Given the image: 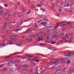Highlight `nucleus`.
<instances>
[{
    "mask_svg": "<svg viewBox=\"0 0 74 74\" xmlns=\"http://www.w3.org/2000/svg\"><path fill=\"white\" fill-rule=\"evenodd\" d=\"M41 21H42L41 20H39V21H38V23H40V22H41Z\"/></svg>",
    "mask_w": 74,
    "mask_h": 74,
    "instance_id": "nucleus-63",
    "label": "nucleus"
},
{
    "mask_svg": "<svg viewBox=\"0 0 74 74\" xmlns=\"http://www.w3.org/2000/svg\"><path fill=\"white\" fill-rule=\"evenodd\" d=\"M19 30H21V29H19L18 30H17V29H16L15 30H14V32H18V31H19Z\"/></svg>",
    "mask_w": 74,
    "mask_h": 74,
    "instance_id": "nucleus-23",
    "label": "nucleus"
},
{
    "mask_svg": "<svg viewBox=\"0 0 74 74\" xmlns=\"http://www.w3.org/2000/svg\"><path fill=\"white\" fill-rule=\"evenodd\" d=\"M30 21V19H29L25 21L24 22H27V21Z\"/></svg>",
    "mask_w": 74,
    "mask_h": 74,
    "instance_id": "nucleus-53",
    "label": "nucleus"
},
{
    "mask_svg": "<svg viewBox=\"0 0 74 74\" xmlns=\"http://www.w3.org/2000/svg\"><path fill=\"white\" fill-rule=\"evenodd\" d=\"M36 73L38 74H41V71H36Z\"/></svg>",
    "mask_w": 74,
    "mask_h": 74,
    "instance_id": "nucleus-26",
    "label": "nucleus"
},
{
    "mask_svg": "<svg viewBox=\"0 0 74 74\" xmlns=\"http://www.w3.org/2000/svg\"><path fill=\"white\" fill-rule=\"evenodd\" d=\"M12 65V62H9L8 64V66H10Z\"/></svg>",
    "mask_w": 74,
    "mask_h": 74,
    "instance_id": "nucleus-14",
    "label": "nucleus"
},
{
    "mask_svg": "<svg viewBox=\"0 0 74 74\" xmlns=\"http://www.w3.org/2000/svg\"><path fill=\"white\" fill-rule=\"evenodd\" d=\"M11 36H12V35H9L8 36V37H9V38H10V37H11Z\"/></svg>",
    "mask_w": 74,
    "mask_h": 74,
    "instance_id": "nucleus-50",
    "label": "nucleus"
},
{
    "mask_svg": "<svg viewBox=\"0 0 74 74\" xmlns=\"http://www.w3.org/2000/svg\"><path fill=\"white\" fill-rule=\"evenodd\" d=\"M26 10V9L25 8H23L22 9V11L23 12H24Z\"/></svg>",
    "mask_w": 74,
    "mask_h": 74,
    "instance_id": "nucleus-40",
    "label": "nucleus"
},
{
    "mask_svg": "<svg viewBox=\"0 0 74 74\" xmlns=\"http://www.w3.org/2000/svg\"><path fill=\"white\" fill-rule=\"evenodd\" d=\"M4 6L5 7H8V5L6 4H4Z\"/></svg>",
    "mask_w": 74,
    "mask_h": 74,
    "instance_id": "nucleus-42",
    "label": "nucleus"
},
{
    "mask_svg": "<svg viewBox=\"0 0 74 74\" xmlns=\"http://www.w3.org/2000/svg\"><path fill=\"white\" fill-rule=\"evenodd\" d=\"M33 29H29L27 30L25 32H24V33L25 34H26V33H32V31H31V30H32Z\"/></svg>",
    "mask_w": 74,
    "mask_h": 74,
    "instance_id": "nucleus-2",
    "label": "nucleus"
},
{
    "mask_svg": "<svg viewBox=\"0 0 74 74\" xmlns=\"http://www.w3.org/2000/svg\"><path fill=\"white\" fill-rule=\"evenodd\" d=\"M14 37H15V38H18V37H19V36L16 35L14 36Z\"/></svg>",
    "mask_w": 74,
    "mask_h": 74,
    "instance_id": "nucleus-41",
    "label": "nucleus"
},
{
    "mask_svg": "<svg viewBox=\"0 0 74 74\" xmlns=\"http://www.w3.org/2000/svg\"><path fill=\"white\" fill-rule=\"evenodd\" d=\"M23 44L21 42H19V44L17 43L16 44V45H17V46H21V45H22Z\"/></svg>",
    "mask_w": 74,
    "mask_h": 74,
    "instance_id": "nucleus-6",
    "label": "nucleus"
},
{
    "mask_svg": "<svg viewBox=\"0 0 74 74\" xmlns=\"http://www.w3.org/2000/svg\"><path fill=\"white\" fill-rule=\"evenodd\" d=\"M41 25H42L43 26H47V23L45 22H42L41 23Z\"/></svg>",
    "mask_w": 74,
    "mask_h": 74,
    "instance_id": "nucleus-5",
    "label": "nucleus"
},
{
    "mask_svg": "<svg viewBox=\"0 0 74 74\" xmlns=\"http://www.w3.org/2000/svg\"><path fill=\"white\" fill-rule=\"evenodd\" d=\"M30 11H29V12H27V13L26 15H29V14H30Z\"/></svg>",
    "mask_w": 74,
    "mask_h": 74,
    "instance_id": "nucleus-34",
    "label": "nucleus"
},
{
    "mask_svg": "<svg viewBox=\"0 0 74 74\" xmlns=\"http://www.w3.org/2000/svg\"><path fill=\"white\" fill-rule=\"evenodd\" d=\"M16 53H18V52H16L15 53H14L13 54H12V55L10 56H7L4 58H5L6 59H7V58H10V57H11L12 56H13L14 55H15V54H16Z\"/></svg>",
    "mask_w": 74,
    "mask_h": 74,
    "instance_id": "nucleus-4",
    "label": "nucleus"
},
{
    "mask_svg": "<svg viewBox=\"0 0 74 74\" xmlns=\"http://www.w3.org/2000/svg\"><path fill=\"white\" fill-rule=\"evenodd\" d=\"M56 36V35L54 34L52 35V37L53 38H54L55 37V36Z\"/></svg>",
    "mask_w": 74,
    "mask_h": 74,
    "instance_id": "nucleus-45",
    "label": "nucleus"
},
{
    "mask_svg": "<svg viewBox=\"0 0 74 74\" xmlns=\"http://www.w3.org/2000/svg\"><path fill=\"white\" fill-rule=\"evenodd\" d=\"M47 32L48 33V34H49V30H48Z\"/></svg>",
    "mask_w": 74,
    "mask_h": 74,
    "instance_id": "nucleus-62",
    "label": "nucleus"
},
{
    "mask_svg": "<svg viewBox=\"0 0 74 74\" xmlns=\"http://www.w3.org/2000/svg\"><path fill=\"white\" fill-rule=\"evenodd\" d=\"M35 27L34 26V29H38V27L37 25H36V23H35Z\"/></svg>",
    "mask_w": 74,
    "mask_h": 74,
    "instance_id": "nucleus-10",
    "label": "nucleus"
},
{
    "mask_svg": "<svg viewBox=\"0 0 74 74\" xmlns=\"http://www.w3.org/2000/svg\"><path fill=\"white\" fill-rule=\"evenodd\" d=\"M68 69V68H64L63 69V70H64V71H66L67 70V69Z\"/></svg>",
    "mask_w": 74,
    "mask_h": 74,
    "instance_id": "nucleus-39",
    "label": "nucleus"
},
{
    "mask_svg": "<svg viewBox=\"0 0 74 74\" xmlns=\"http://www.w3.org/2000/svg\"><path fill=\"white\" fill-rule=\"evenodd\" d=\"M23 22L19 24V25L20 26H21V25H22V24Z\"/></svg>",
    "mask_w": 74,
    "mask_h": 74,
    "instance_id": "nucleus-52",
    "label": "nucleus"
},
{
    "mask_svg": "<svg viewBox=\"0 0 74 74\" xmlns=\"http://www.w3.org/2000/svg\"><path fill=\"white\" fill-rule=\"evenodd\" d=\"M19 68H20V67L19 66H18L17 68H16V69L19 70Z\"/></svg>",
    "mask_w": 74,
    "mask_h": 74,
    "instance_id": "nucleus-55",
    "label": "nucleus"
},
{
    "mask_svg": "<svg viewBox=\"0 0 74 74\" xmlns=\"http://www.w3.org/2000/svg\"><path fill=\"white\" fill-rule=\"evenodd\" d=\"M66 23L67 24V25H70V23L68 22H66Z\"/></svg>",
    "mask_w": 74,
    "mask_h": 74,
    "instance_id": "nucleus-37",
    "label": "nucleus"
},
{
    "mask_svg": "<svg viewBox=\"0 0 74 74\" xmlns=\"http://www.w3.org/2000/svg\"><path fill=\"white\" fill-rule=\"evenodd\" d=\"M27 56H29V57H33V56H29L28 55H26L25 56V57H23V58H22V59H25L26 58H27Z\"/></svg>",
    "mask_w": 74,
    "mask_h": 74,
    "instance_id": "nucleus-9",
    "label": "nucleus"
},
{
    "mask_svg": "<svg viewBox=\"0 0 74 74\" xmlns=\"http://www.w3.org/2000/svg\"><path fill=\"white\" fill-rule=\"evenodd\" d=\"M52 62L51 61L50 62L47 63V65H50V64H52Z\"/></svg>",
    "mask_w": 74,
    "mask_h": 74,
    "instance_id": "nucleus-21",
    "label": "nucleus"
},
{
    "mask_svg": "<svg viewBox=\"0 0 74 74\" xmlns=\"http://www.w3.org/2000/svg\"><path fill=\"white\" fill-rule=\"evenodd\" d=\"M32 8H34V7H35V6H34V5H33L32 6Z\"/></svg>",
    "mask_w": 74,
    "mask_h": 74,
    "instance_id": "nucleus-44",
    "label": "nucleus"
},
{
    "mask_svg": "<svg viewBox=\"0 0 74 74\" xmlns=\"http://www.w3.org/2000/svg\"><path fill=\"white\" fill-rule=\"evenodd\" d=\"M62 11V9L60 8L59 9V12H61Z\"/></svg>",
    "mask_w": 74,
    "mask_h": 74,
    "instance_id": "nucleus-51",
    "label": "nucleus"
},
{
    "mask_svg": "<svg viewBox=\"0 0 74 74\" xmlns=\"http://www.w3.org/2000/svg\"><path fill=\"white\" fill-rule=\"evenodd\" d=\"M5 27H6L5 26H4V25L2 26V30H5Z\"/></svg>",
    "mask_w": 74,
    "mask_h": 74,
    "instance_id": "nucleus-16",
    "label": "nucleus"
},
{
    "mask_svg": "<svg viewBox=\"0 0 74 74\" xmlns=\"http://www.w3.org/2000/svg\"><path fill=\"white\" fill-rule=\"evenodd\" d=\"M72 1L71 0H68V2L69 3V4H71V1Z\"/></svg>",
    "mask_w": 74,
    "mask_h": 74,
    "instance_id": "nucleus-22",
    "label": "nucleus"
},
{
    "mask_svg": "<svg viewBox=\"0 0 74 74\" xmlns=\"http://www.w3.org/2000/svg\"><path fill=\"white\" fill-rule=\"evenodd\" d=\"M59 62L58 61H56L55 62H54L53 63L54 64H55V65H58V64H59Z\"/></svg>",
    "mask_w": 74,
    "mask_h": 74,
    "instance_id": "nucleus-8",
    "label": "nucleus"
},
{
    "mask_svg": "<svg viewBox=\"0 0 74 74\" xmlns=\"http://www.w3.org/2000/svg\"><path fill=\"white\" fill-rule=\"evenodd\" d=\"M58 26H56L55 27V29H57V28H58Z\"/></svg>",
    "mask_w": 74,
    "mask_h": 74,
    "instance_id": "nucleus-56",
    "label": "nucleus"
},
{
    "mask_svg": "<svg viewBox=\"0 0 74 74\" xmlns=\"http://www.w3.org/2000/svg\"><path fill=\"white\" fill-rule=\"evenodd\" d=\"M30 0H28L27 4H29L30 3Z\"/></svg>",
    "mask_w": 74,
    "mask_h": 74,
    "instance_id": "nucleus-38",
    "label": "nucleus"
},
{
    "mask_svg": "<svg viewBox=\"0 0 74 74\" xmlns=\"http://www.w3.org/2000/svg\"><path fill=\"white\" fill-rule=\"evenodd\" d=\"M4 64H3L1 65H0V68H1V67H4Z\"/></svg>",
    "mask_w": 74,
    "mask_h": 74,
    "instance_id": "nucleus-33",
    "label": "nucleus"
},
{
    "mask_svg": "<svg viewBox=\"0 0 74 74\" xmlns=\"http://www.w3.org/2000/svg\"><path fill=\"white\" fill-rule=\"evenodd\" d=\"M65 56H66V59H69V54H68L67 55H65Z\"/></svg>",
    "mask_w": 74,
    "mask_h": 74,
    "instance_id": "nucleus-15",
    "label": "nucleus"
},
{
    "mask_svg": "<svg viewBox=\"0 0 74 74\" xmlns=\"http://www.w3.org/2000/svg\"><path fill=\"white\" fill-rule=\"evenodd\" d=\"M56 68H57V66L56 65H55V66H54L52 67V69L53 70H54V69H56Z\"/></svg>",
    "mask_w": 74,
    "mask_h": 74,
    "instance_id": "nucleus-19",
    "label": "nucleus"
},
{
    "mask_svg": "<svg viewBox=\"0 0 74 74\" xmlns=\"http://www.w3.org/2000/svg\"><path fill=\"white\" fill-rule=\"evenodd\" d=\"M43 19H44V20H45V21H48V20L47 19V17H43Z\"/></svg>",
    "mask_w": 74,
    "mask_h": 74,
    "instance_id": "nucleus-13",
    "label": "nucleus"
},
{
    "mask_svg": "<svg viewBox=\"0 0 74 74\" xmlns=\"http://www.w3.org/2000/svg\"><path fill=\"white\" fill-rule=\"evenodd\" d=\"M70 60H69L68 61H67V62L66 63V64L67 65H69V64H70Z\"/></svg>",
    "mask_w": 74,
    "mask_h": 74,
    "instance_id": "nucleus-18",
    "label": "nucleus"
},
{
    "mask_svg": "<svg viewBox=\"0 0 74 74\" xmlns=\"http://www.w3.org/2000/svg\"><path fill=\"white\" fill-rule=\"evenodd\" d=\"M46 42H47V43H51V44H55V43H56V42L55 41L53 42H48H48H47V41H46Z\"/></svg>",
    "mask_w": 74,
    "mask_h": 74,
    "instance_id": "nucleus-7",
    "label": "nucleus"
},
{
    "mask_svg": "<svg viewBox=\"0 0 74 74\" xmlns=\"http://www.w3.org/2000/svg\"><path fill=\"white\" fill-rule=\"evenodd\" d=\"M39 1H40V3H41V4H42L43 3V2L42 1H41V0H39Z\"/></svg>",
    "mask_w": 74,
    "mask_h": 74,
    "instance_id": "nucleus-48",
    "label": "nucleus"
},
{
    "mask_svg": "<svg viewBox=\"0 0 74 74\" xmlns=\"http://www.w3.org/2000/svg\"><path fill=\"white\" fill-rule=\"evenodd\" d=\"M52 7L53 8H54L55 7V5H54V4H53L52 5Z\"/></svg>",
    "mask_w": 74,
    "mask_h": 74,
    "instance_id": "nucleus-61",
    "label": "nucleus"
},
{
    "mask_svg": "<svg viewBox=\"0 0 74 74\" xmlns=\"http://www.w3.org/2000/svg\"><path fill=\"white\" fill-rule=\"evenodd\" d=\"M50 35H48L47 37V40L49 39L50 38Z\"/></svg>",
    "mask_w": 74,
    "mask_h": 74,
    "instance_id": "nucleus-36",
    "label": "nucleus"
},
{
    "mask_svg": "<svg viewBox=\"0 0 74 74\" xmlns=\"http://www.w3.org/2000/svg\"><path fill=\"white\" fill-rule=\"evenodd\" d=\"M32 40V36H30L29 37L28 39H27L25 40V41L27 42L28 41H31Z\"/></svg>",
    "mask_w": 74,
    "mask_h": 74,
    "instance_id": "nucleus-3",
    "label": "nucleus"
},
{
    "mask_svg": "<svg viewBox=\"0 0 74 74\" xmlns=\"http://www.w3.org/2000/svg\"><path fill=\"white\" fill-rule=\"evenodd\" d=\"M69 53H64V55L65 56V55H69Z\"/></svg>",
    "mask_w": 74,
    "mask_h": 74,
    "instance_id": "nucleus-31",
    "label": "nucleus"
},
{
    "mask_svg": "<svg viewBox=\"0 0 74 74\" xmlns=\"http://www.w3.org/2000/svg\"><path fill=\"white\" fill-rule=\"evenodd\" d=\"M53 32H54V33H55V32H57L56 29H54L53 30Z\"/></svg>",
    "mask_w": 74,
    "mask_h": 74,
    "instance_id": "nucleus-47",
    "label": "nucleus"
},
{
    "mask_svg": "<svg viewBox=\"0 0 74 74\" xmlns=\"http://www.w3.org/2000/svg\"><path fill=\"white\" fill-rule=\"evenodd\" d=\"M54 35H55L56 36V35H57V33H56V32H54Z\"/></svg>",
    "mask_w": 74,
    "mask_h": 74,
    "instance_id": "nucleus-57",
    "label": "nucleus"
},
{
    "mask_svg": "<svg viewBox=\"0 0 74 74\" xmlns=\"http://www.w3.org/2000/svg\"><path fill=\"white\" fill-rule=\"evenodd\" d=\"M16 15V13H15V12H14L13 15V16H15Z\"/></svg>",
    "mask_w": 74,
    "mask_h": 74,
    "instance_id": "nucleus-60",
    "label": "nucleus"
},
{
    "mask_svg": "<svg viewBox=\"0 0 74 74\" xmlns=\"http://www.w3.org/2000/svg\"><path fill=\"white\" fill-rule=\"evenodd\" d=\"M4 26H5V27H7V22H4Z\"/></svg>",
    "mask_w": 74,
    "mask_h": 74,
    "instance_id": "nucleus-17",
    "label": "nucleus"
},
{
    "mask_svg": "<svg viewBox=\"0 0 74 74\" xmlns=\"http://www.w3.org/2000/svg\"><path fill=\"white\" fill-rule=\"evenodd\" d=\"M41 39L40 38L39 39H38V41L35 42V44H36V43H37V42H38V41H41Z\"/></svg>",
    "mask_w": 74,
    "mask_h": 74,
    "instance_id": "nucleus-30",
    "label": "nucleus"
},
{
    "mask_svg": "<svg viewBox=\"0 0 74 74\" xmlns=\"http://www.w3.org/2000/svg\"><path fill=\"white\" fill-rule=\"evenodd\" d=\"M69 14H72L73 12L72 11V9H69Z\"/></svg>",
    "mask_w": 74,
    "mask_h": 74,
    "instance_id": "nucleus-12",
    "label": "nucleus"
},
{
    "mask_svg": "<svg viewBox=\"0 0 74 74\" xmlns=\"http://www.w3.org/2000/svg\"><path fill=\"white\" fill-rule=\"evenodd\" d=\"M74 34L73 33H71V34H69V36H72Z\"/></svg>",
    "mask_w": 74,
    "mask_h": 74,
    "instance_id": "nucleus-43",
    "label": "nucleus"
},
{
    "mask_svg": "<svg viewBox=\"0 0 74 74\" xmlns=\"http://www.w3.org/2000/svg\"><path fill=\"white\" fill-rule=\"evenodd\" d=\"M61 60L60 59H59L57 61L59 62H60V61Z\"/></svg>",
    "mask_w": 74,
    "mask_h": 74,
    "instance_id": "nucleus-64",
    "label": "nucleus"
},
{
    "mask_svg": "<svg viewBox=\"0 0 74 74\" xmlns=\"http://www.w3.org/2000/svg\"><path fill=\"white\" fill-rule=\"evenodd\" d=\"M45 43H41L40 45H41V46H44V45H45Z\"/></svg>",
    "mask_w": 74,
    "mask_h": 74,
    "instance_id": "nucleus-35",
    "label": "nucleus"
},
{
    "mask_svg": "<svg viewBox=\"0 0 74 74\" xmlns=\"http://www.w3.org/2000/svg\"><path fill=\"white\" fill-rule=\"evenodd\" d=\"M73 40V38H71L69 39V41H68V42H71V40Z\"/></svg>",
    "mask_w": 74,
    "mask_h": 74,
    "instance_id": "nucleus-25",
    "label": "nucleus"
},
{
    "mask_svg": "<svg viewBox=\"0 0 74 74\" xmlns=\"http://www.w3.org/2000/svg\"><path fill=\"white\" fill-rule=\"evenodd\" d=\"M28 66H29V65L27 64L24 65H23L22 67L23 68H24V67H28Z\"/></svg>",
    "mask_w": 74,
    "mask_h": 74,
    "instance_id": "nucleus-11",
    "label": "nucleus"
},
{
    "mask_svg": "<svg viewBox=\"0 0 74 74\" xmlns=\"http://www.w3.org/2000/svg\"><path fill=\"white\" fill-rule=\"evenodd\" d=\"M36 57H35V58H33L32 60H36Z\"/></svg>",
    "mask_w": 74,
    "mask_h": 74,
    "instance_id": "nucleus-58",
    "label": "nucleus"
},
{
    "mask_svg": "<svg viewBox=\"0 0 74 74\" xmlns=\"http://www.w3.org/2000/svg\"><path fill=\"white\" fill-rule=\"evenodd\" d=\"M65 22V21H63L60 23H57L56 24V25L58 27L59 26H64L65 25H66V24H63V23H64Z\"/></svg>",
    "mask_w": 74,
    "mask_h": 74,
    "instance_id": "nucleus-1",
    "label": "nucleus"
},
{
    "mask_svg": "<svg viewBox=\"0 0 74 74\" xmlns=\"http://www.w3.org/2000/svg\"><path fill=\"white\" fill-rule=\"evenodd\" d=\"M40 60H38V59H37L36 60H35V62H37V63H38V62H40Z\"/></svg>",
    "mask_w": 74,
    "mask_h": 74,
    "instance_id": "nucleus-32",
    "label": "nucleus"
},
{
    "mask_svg": "<svg viewBox=\"0 0 74 74\" xmlns=\"http://www.w3.org/2000/svg\"><path fill=\"white\" fill-rule=\"evenodd\" d=\"M6 69V68H3L2 69V71H5Z\"/></svg>",
    "mask_w": 74,
    "mask_h": 74,
    "instance_id": "nucleus-27",
    "label": "nucleus"
},
{
    "mask_svg": "<svg viewBox=\"0 0 74 74\" xmlns=\"http://www.w3.org/2000/svg\"><path fill=\"white\" fill-rule=\"evenodd\" d=\"M19 60H15V62H19Z\"/></svg>",
    "mask_w": 74,
    "mask_h": 74,
    "instance_id": "nucleus-49",
    "label": "nucleus"
},
{
    "mask_svg": "<svg viewBox=\"0 0 74 74\" xmlns=\"http://www.w3.org/2000/svg\"><path fill=\"white\" fill-rule=\"evenodd\" d=\"M74 70V67L73 68H72L71 70V72H73V71Z\"/></svg>",
    "mask_w": 74,
    "mask_h": 74,
    "instance_id": "nucleus-46",
    "label": "nucleus"
},
{
    "mask_svg": "<svg viewBox=\"0 0 74 74\" xmlns=\"http://www.w3.org/2000/svg\"><path fill=\"white\" fill-rule=\"evenodd\" d=\"M59 2V0H56V4H58Z\"/></svg>",
    "mask_w": 74,
    "mask_h": 74,
    "instance_id": "nucleus-28",
    "label": "nucleus"
},
{
    "mask_svg": "<svg viewBox=\"0 0 74 74\" xmlns=\"http://www.w3.org/2000/svg\"><path fill=\"white\" fill-rule=\"evenodd\" d=\"M3 11H1L0 12V14H1V13H3Z\"/></svg>",
    "mask_w": 74,
    "mask_h": 74,
    "instance_id": "nucleus-59",
    "label": "nucleus"
},
{
    "mask_svg": "<svg viewBox=\"0 0 74 74\" xmlns=\"http://www.w3.org/2000/svg\"><path fill=\"white\" fill-rule=\"evenodd\" d=\"M64 7H69V5H64Z\"/></svg>",
    "mask_w": 74,
    "mask_h": 74,
    "instance_id": "nucleus-54",
    "label": "nucleus"
},
{
    "mask_svg": "<svg viewBox=\"0 0 74 74\" xmlns=\"http://www.w3.org/2000/svg\"><path fill=\"white\" fill-rule=\"evenodd\" d=\"M60 71V69H56V72L57 73H58L59 71Z\"/></svg>",
    "mask_w": 74,
    "mask_h": 74,
    "instance_id": "nucleus-29",
    "label": "nucleus"
},
{
    "mask_svg": "<svg viewBox=\"0 0 74 74\" xmlns=\"http://www.w3.org/2000/svg\"><path fill=\"white\" fill-rule=\"evenodd\" d=\"M48 69H49V68H48V66H47L45 68V70H48Z\"/></svg>",
    "mask_w": 74,
    "mask_h": 74,
    "instance_id": "nucleus-20",
    "label": "nucleus"
},
{
    "mask_svg": "<svg viewBox=\"0 0 74 74\" xmlns=\"http://www.w3.org/2000/svg\"><path fill=\"white\" fill-rule=\"evenodd\" d=\"M69 58H73V55L71 54H69Z\"/></svg>",
    "mask_w": 74,
    "mask_h": 74,
    "instance_id": "nucleus-24",
    "label": "nucleus"
}]
</instances>
